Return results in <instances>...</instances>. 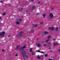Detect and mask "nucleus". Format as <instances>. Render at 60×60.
<instances>
[{"label": "nucleus", "instance_id": "obj_1", "mask_svg": "<svg viewBox=\"0 0 60 60\" xmlns=\"http://www.w3.org/2000/svg\"><path fill=\"white\" fill-rule=\"evenodd\" d=\"M49 17L50 18H51V19H52L53 18V17H54V15H53V14L50 13L49 15Z\"/></svg>", "mask_w": 60, "mask_h": 60}, {"label": "nucleus", "instance_id": "obj_2", "mask_svg": "<svg viewBox=\"0 0 60 60\" xmlns=\"http://www.w3.org/2000/svg\"><path fill=\"white\" fill-rule=\"evenodd\" d=\"M26 48V46H23V47H22V48L20 47V49H20V50H23V49H25Z\"/></svg>", "mask_w": 60, "mask_h": 60}, {"label": "nucleus", "instance_id": "obj_3", "mask_svg": "<svg viewBox=\"0 0 60 60\" xmlns=\"http://www.w3.org/2000/svg\"><path fill=\"white\" fill-rule=\"evenodd\" d=\"M34 30L31 29L30 31V33H33L34 32Z\"/></svg>", "mask_w": 60, "mask_h": 60}, {"label": "nucleus", "instance_id": "obj_4", "mask_svg": "<svg viewBox=\"0 0 60 60\" xmlns=\"http://www.w3.org/2000/svg\"><path fill=\"white\" fill-rule=\"evenodd\" d=\"M36 45L38 47H40L41 46V45L39 43H38L36 44Z\"/></svg>", "mask_w": 60, "mask_h": 60}, {"label": "nucleus", "instance_id": "obj_5", "mask_svg": "<svg viewBox=\"0 0 60 60\" xmlns=\"http://www.w3.org/2000/svg\"><path fill=\"white\" fill-rule=\"evenodd\" d=\"M23 57H24V58H27L28 57V56L26 55H23Z\"/></svg>", "mask_w": 60, "mask_h": 60}, {"label": "nucleus", "instance_id": "obj_6", "mask_svg": "<svg viewBox=\"0 0 60 60\" xmlns=\"http://www.w3.org/2000/svg\"><path fill=\"white\" fill-rule=\"evenodd\" d=\"M19 45H18L17 46L16 48V49H20V48H19Z\"/></svg>", "mask_w": 60, "mask_h": 60}, {"label": "nucleus", "instance_id": "obj_7", "mask_svg": "<svg viewBox=\"0 0 60 60\" xmlns=\"http://www.w3.org/2000/svg\"><path fill=\"white\" fill-rule=\"evenodd\" d=\"M22 54H26V53L24 51H22Z\"/></svg>", "mask_w": 60, "mask_h": 60}, {"label": "nucleus", "instance_id": "obj_8", "mask_svg": "<svg viewBox=\"0 0 60 60\" xmlns=\"http://www.w3.org/2000/svg\"><path fill=\"white\" fill-rule=\"evenodd\" d=\"M57 45V43H53V45L54 46H56Z\"/></svg>", "mask_w": 60, "mask_h": 60}, {"label": "nucleus", "instance_id": "obj_9", "mask_svg": "<svg viewBox=\"0 0 60 60\" xmlns=\"http://www.w3.org/2000/svg\"><path fill=\"white\" fill-rule=\"evenodd\" d=\"M38 26V25L37 24L34 25L33 26V27H36L37 26Z\"/></svg>", "mask_w": 60, "mask_h": 60}, {"label": "nucleus", "instance_id": "obj_10", "mask_svg": "<svg viewBox=\"0 0 60 60\" xmlns=\"http://www.w3.org/2000/svg\"><path fill=\"white\" fill-rule=\"evenodd\" d=\"M44 34H49V32H48L44 31Z\"/></svg>", "mask_w": 60, "mask_h": 60}, {"label": "nucleus", "instance_id": "obj_11", "mask_svg": "<svg viewBox=\"0 0 60 60\" xmlns=\"http://www.w3.org/2000/svg\"><path fill=\"white\" fill-rule=\"evenodd\" d=\"M58 27H56L55 28V31H58Z\"/></svg>", "mask_w": 60, "mask_h": 60}, {"label": "nucleus", "instance_id": "obj_12", "mask_svg": "<svg viewBox=\"0 0 60 60\" xmlns=\"http://www.w3.org/2000/svg\"><path fill=\"white\" fill-rule=\"evenodd\" d=\"M0 36H4V35L2 33H0Z\"/></svg>", "mask_w": 60, "mask_h": 60}, {"label": "nucleus", "instance_id": "obj_13", "mask_svg": "<svg viewBox=\"0 0 60 60\" xmlns=\"http://www.w3.org/2000/svg\"><path fill=\"white\" fill-rule=\"evenodd\" d=\"M45 16H46V14H44L43 15L42 17L43 18H45Z\"/></svg>", "mask_w": 60, "mask_h": 60}, {"label": "nucleus", "instance_id": "obj_14", "mask_svg": "<svg viewBox=\"0 0 60 60\" xmlns=\"http://www.w3.org/2000/svg\"><path fill=\"white\" fill-rule=\"evenodd\" d=\"M15 23L16 24H18V25H19V24H20V23H19L18 21H17L15 22Z\"/></svg>", "mask_w": 60, "mask_h": 60}, {"label": "nucleus", "instance_id": "obj_15", "mask_svg": "<svg viewBox=\"0 0 60 60\" xmlns=\"http://www.w3.org/2000/svg\"><path fill=\"white\" fill-rule=\"evenodd\" d=\"M20 34L21 35H22L23 34V32H20Z\"/></svg>", "mask_w": 60, "mask_h": 60}, {"label": "nucleus", "instance_id": "obj_16", "mask_svg": "<svg viewBox=\"0 0 60 60\" xmlns=\"http://www.w3.org/2000/svg\"><path fill=\"white\" fill-rule=\"evenodd\" d=\"M21 35H20L19 34H18L17 35V37H18V38H19L20 37Z\"/></svg>", "mask_w": 60, "mask_h": 60}, {"label": "nucleus", "instance_id": "obj_17", "mask_svg": "<svg viewBox=\"0 0 60 60\" xmlns=\"http://www.w3.org/2000/svg\"><path fill=\"white\" fill-rule=\"evenodd\" d=\"M32 9L34 10L35 9V6H33L32 7Z\"/></svg>", "mask_w": 60, "mask_h": 60}, {"label": "nucleus", "instance_id": "obj_18", "mask_svg": "<svg viewBox=\"0 0 60 60\" xmlns=\"http://www.w3.org/2000/svg\"><path fill=\"white\" fill-rule=\"evenodd\" d=\"M54 29L55 28H54V27H52L51 28V30H52V31H54Z\"/></svg>", "mask_w": 60, "mask_h": 60}, {"label": "nucleus", "instance_id": "obj_19", "mask_svg": "<svg viewBox=\"0 0 60 60\" xmlns=\"http://www.w3.org/2000/svg\"><path fill=\"white\" fill-rule=\"evenodd\" d=\"M49 41V39H48L47 40H46L45 41V42H48V41Z\"/></svg>", "mask_w": 60, "mask_h": 60}, {"label": "nucleus", "instance_id": "obj_20", "mask_svg": "<svg viewBox=\"0 0 60 60\" xmlns=\"http://www.w3.org/2000/svg\"><path fill=\"white\" fill-rule=\"evenodd\" d=\"M48 39H50V38H51V36H50V35H49L48 36Z\"/></svg>", "mask_w": 60, "mask_h": 60}, {"label": "nucleus", "instance_id": "obj_21", "mask_svg": "<svg viewBox=\"0 0 60 60\" xmlns=\"http://www.w3.org/2000/svg\"><path fill=\"white\" fill-rule=\"evenodd\" d=\"M30 52H32V48L30 49Z\"/></svg>", "mask_w": 60, "mask_h": 60}, {"label": "nucleus", "instance_id": "obj_22", "mask_svg": "<svg viewBox=\"0 0 60 60\" xmlns=\"http://www.w3.org/2000/svg\"><path fill=\"white\" fill-rule=\"evenodd\" d=\"M40 53H42V54H44V52L42 51H40Z\"/></svg>", "mask_w": 60, "mask_h": 60}, {"label": "nucleus", "instance_id": "obj_23", "mask_svg": "<svg viewBox=\"0 0 60 60\" xmlns=\"http://www.w3.org/2000/svg\"><path fill=\"white\" fill-rule=\"evenodd\" d=\"M6 14V13H4L2 14L3 15H5Z\"/></svg>", "mask_w": 60, "mask_h": 60}, {"label": "nucleus", "instance_id": "obj_24", "mask_svg": "<svg viewBox=\"0 0 60 60\" xmlns=\"http://www.w3.org/2000/svg\"><path fill=\"white\" fill-rule=\"evenodd\" d=\"M31 54L32 55H34V52H32Z\"/></svg>", "mask_w": 60, "mask_h": 60}, {"label": "nucleus", "instance_id": "obj_25", "mask_svg": "<svg viewBox=\"0 0 60 60\" xmlns=\"http://www.w3.org/2000/svg\"><path fill=\"white\" fill-rule=\"evenodd\" d=\"M45 57H47L48 56V55L47 54H46L45 55Z\"/></svg>", "mask_w": 60, "mask_h": 60}, {"label": "nucleus", "instance_id": "obj_26", "mask_svg": "<svg viewBox=\"0 0 60 60\" xmlns=\"http://www.w3.org/2000/svg\"><path fill=\"white\" fill-rule=\"evenodd\" d=\"M37 52H41V51H40L39 50H38L37 51Z\"/></svg>", "mask_w": 60, "mask_h": 60}, {"label": "nucleus", "instance_id": "obj_27", "mask_svg": "<svg viewBox=\"0 0 60 60\" xmlns=\"http://www.w3.org/2000/svg\"><path fill=\"white\" fill-rule=\"evenodd\" d=\"M40 24H43V22H41L40 23Z\"/></svg>", "mask_w": 60, "mask_h": 60}, {"label": "nucleus", "instance_id": "obj_28", "mask_svg": "<svg viewBox=\"0 0 60 60\" xmlns=\"http://www.w3.org/2000/svg\"><path fill=\"white\" fill-rule=\"evenodd\" d=\"M2 33L3 34H5V32L4 31L2 32Z\"/></svg>", "mask_w": 60, "mask_h": 60}, {"label": "nucleus", "instance_id": "obj_29", "mask_svg": "<svg viewBox=\"0 0 60 60\" xmlns=\"http://www.w3.org/2000/svg\"><path fill=\"white\" fill-rule=\"evenodd\" d=\"M3 1H0V3H3Z\"/></svg>", "mask_w": 60, "mask_h": 60}, {"label": "nucleus", "instance_id": "obj_30", "mask_svg": "<svg viewBox=\"0 0 60 60\" xmlns=\"http://www.w3.org/2000/svg\"><path fill=\"white\" fill-rule=\"evenodd\" d=\"M38 59H39L40 58V57L39 56H38L37 57Z\"/></svg>", "mask_w": 60, "mask_h": 60}, {"label": "nucleus", "instance_id": "obj_31", "mask_svg": "<svg viewBox=\"0 0 60 60\" xmlns=\"http://www.w3.org/2000/svg\"><path fill=\"white\" fill-rule=\"evenodd\" d=\"M44 46H46V44H44Z\"/></svg>", "mask_w": 60, "mask_h": 60}, {"label": "nucleus", "instance_id": "obj_32", "mask_svg": "<svg viewBox=\"0 0 60 60\" xmlns=\"http://www.w3.org/2000/svg\"><path fill=\"white\" fill-rule=\"evenodd\" d=\"M47 44H50V42H48Z\"/></svg>", "mask_w": 60, "mask_h": 60}, {"label": "nucleus", "instance_id": "obj_33", "mask_svg": "<svg viewBox=\"0 0 60 60\" xmlns=\"http://www.w3.org/2000/svg\"><path fill=\"white\" fill-rule=\"evenodd\" d=\"M18 54H16L15 55V56H18Z\"/></svg>", "mask_w": 60, "mask_h": 60}, {"label": "nucleus", "instance_id": "obj_34", "mask_svg": "<svg viewBox=\"0 0 60 60\" xmlns=\"http://www.w3.org/2000/svg\"><path fill=\"white\" fill-rule=\"evenodd\" d=\"M48 60H53L52 59H49Z\"/></svg>", "mask_w": 60, "mask_h": 60}, {"label": "nucleus", "instance_id": "obj_35", "mask_svg": "<svg viewBox=\"0 0 60 60\" xmlns=\"http://www.w3.org/2000/svg\"><path fill=\"white\" fill-rule=\"evenodd\" d=\"M49 29L50 30H51V28H50V27H49Z\"/></svg>", "mask_w": 60, "mask_h": 60}, {"label": "nucleus", "instance_id": "obj_36", "mask_svg": "<svg viewBox=\"0 0 60 60\" xmlns=\"http://www.w3.org/2000/svg\"><path fill=\"white\" fill-rule=\"evenodd\" d=\"M4 49L2 50V51L3 52H4Z\"/></svg>", "mask_w": 60, "mask_h": 60}, {"label": "nucleus", "instance_id": "obj_37", "mask_svg": "<svg viewBox=\"0 0 60 60\" xmlns=\"http://www.w3.org/2000/svg\"><path fill=\"white\" fill-rule=\"evenodd\" d=\"M53 41H55V40H56V39H55V38H54L53 39Z\"/></svg>", "mask_w": 60, "mask_h": 60}, {"label": "nucleus", "instance_id": "obj_38", "mask_svg": "<svg viewBox=\"0 0 60 60\" xmlns=\"http://www.w3.org/2000/svg\"><path fill=\"white\" fill-rule=\"evenodd\" d=\"M51 9L52 10H54V8H52Z\"/></svg>", "mask_w": 60, "mask_h": 60}, {"label": "nucleus", "instance_id": "obj_39", "mask_svg": "<svg viewBox=\"0 0 60 60\" xmlns=\"http://www.w3.org/2000/svg\"><path fill=\"white\" fill-rule=\"evenodd\" d=\"M37 14V15H39V13H38Z\"/></svg>", "mask_w": 60, "mask_h": 60}, {"label": "nucleus", "instance_id": "obj_40", "mask_svg": "<svg viewBox=\"0 0 60 60\" xmlns=\"http://www.w3.org/2000/svg\"><path fill=\"white\" fill-rule=\"evenodd\" d=\"M19 20L20 21H21V19H19Z\"/></svg>", "mask_w": 60, "mask_h": 60}, {"label": "nucleus", "instance_id": "obj_41", "mask_svg": "<svg viewBox=\"0 0 60 60\" xmlns=\"http://www.w3.org/2000/svg\"><path fill=\"white\" fill-rule=\"evenodd\" d=\"M10 37V35H8V37Z\"/></svg>", "mask_w": 60, "mask_h": 60}, {"label": "nucleus", "instance_id": "obj_42", "mask_svg": "<svg viewBox=\"0 0 60 60\" xmlns=\"http://www.w3.org/2000/svg\"><path fill=\"white\" fill-rule=\"evenodd\" d=\"M32 2H33L34 1V0H31Z\"/></svg>", "mask_w": 60, "mask_h": 60}, {"label": "nucleus", "instance_id": "obj_43", "mask_svg": "<svg viewBox=\"0 0 60 60\" xmlns=\"http://www.w3.org/2000/svg\"><path fill=\"white\" fill-rule=\"evenodd\" d=\"M38 40V38H37V40Z\"/></svg>", "mask_w": 60, "mask_h": 60}, {"label": "nucleus", "instance_id": "obj_44", "mask_svg": "<svg viewBox=\"0 0 60 60\" xmlns=\"http://www.w3.org/2000/svg\"><path fill=\"white\" fill-rule=\"evenodd\" d=\"M26 12H28L26 10Z\"/></svg>", "mask_w": 60, "mask_h": 60}, {"label": "nucleus", "instance_id": "obj_45", "mask_svg": "<svg viewBox=\"0 0 60 60\" xmlns=\"http://www.w3.org/2000/svg\"><path fill=\"white\" fill-rule=\"evenodd\" d=\"M2 19V18L1 17H0V19Z\"/></svg>", "mask_w": 60, "mask_h": 60}, {"label": "nucleus", "instance_id": "obj_46", "mask_svg": "<svg viewBox=\"0 0 60 60\" xmlns=\"http://www.w3.org/2000/svg\"><path fill=\"white\" fill-rule=\"evenodd\" d=\"M38 4H40V2H38Z\"/></svg>", "mask_w": 60, "mask_h": 60}, {"label": "nucleus", "instance_id": "obj_47", "mask_svg": "<svg viewBox=\"0 0 60 60\" xmlns=\"http://www.w3.org/2000/svg\"><path fill=\"white\" fill-rule=\"evenodd\" d=\"M59 51H60V49L59 50Z\"/></svg>", "mask_w": 60, "mask_h": 60}, {"label": "nucleus", "instance_id": "obj_48", "mask_svg": "<svg viewBox=\"0 0 60 60\" xmlns=\"http://www.w3.org/2000/svg\"><path fill=\"white\" fill-rule=\"evenodd\" d=\"M10 5H11L9 4V5H9V6H10Z\"/></svg>", "mask_w": 60, "mask_h": 60}, {"label": "nucleus", "instance_id": "obj_49", "mask_svg": "<svg viewBox=\"0 0 60 60\" xmlns=\"http://www.w3.org/2000/svg\"><path fill=\"white\" fill-rule=\"evenodd\" d=\"M49 49H50V48H49Z\"/></svg>", "mask_w": 60, "mask_h": 60}, {"label": "nucleus", "instance_id": "obj_50", "mask_svg": "<svg viewBox=\"0 0 60 60\" xmlns=\"http://www.w3.org/2000/svg\"><path fill=\"white\" fill-rule=\"evenodd\" d=\"M17 20L18 21V20Z\"/></svg>", "mask_w": 60, "mask_h": 60}, {"label": "nucleus", "instance_id": "obj_51", "mask_svg": "<svg viewBox=\"0 0 60 60\" xmlns=\"http://www.w3.org/2000/svg\"><path fill=\"white\" fill-rule=\"evenodd\" d=\"M22 10V9H21V10Z\"/></svg>", "mask_w": 60, "mask_h": 60}]
</instances>
